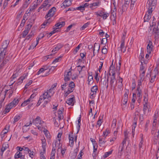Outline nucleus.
I'll use <instances>...</instances> for the list:
<instances>
[{"mask_svg": "<svg viewBox=\"0 0 159 159\" xmlns=\"http://www.w3.org/2000/svg\"><path fill=\"white\" fill-rule=\"evenodd\" d=\"M9 43V41L5 40L2 43V47L0 49L1 51L0 53V63L6 55V53L7 52V47Z\"/></svg>", "mask_w": 159, "mask_h": 159, "instance_id": "nucleus-1", "label": "nucleus"}, {"mask_svg": "<svg viewBox=\"0 0 159 159\" xmlns=\"http://www.w3.org/2000/svg\"><path fill=\"white\" fill-rule=\"evenodd\" d=\"M157 0H148L147 4L148 5V9L149 13H152L153 11L155 8V5L157 3Z\"/></svg>", "mask_w": 159, "mask_h": 159, "instance_id": "nucleus-2", "label": "nucleus"}, {"mask_svg": "<svg viewBox=\"0 0 159 159\" xmlns=\"http://www.w3.org/2000/svg\"><path fill=\"white\" fill-rule=\"evenodd\" d=\"M56 11V8L55 7H53L49 10L48 13L45 16V18L47 19L49 17H53L55 14Z\"/></svg>", "mask_w": 159, "mask_h": 159, "instance_id": "nucleus-3", "label": "nucleus"}, {"mask_svg": "<svg viewBox=\"0 0 159 159\" xmlns=\"http://www.w3.org/2000/svg\"><path fill=\"white\" fill-rule=\"evenodd\" d=\"M52 96V94H50V93H48V92H46L43 94V95L41 96L40 97L41 99H43L44 100L47 99L49 100V101H50Z\"/></svg>", "mask_w": 159, "mask_h": 159, "instance_id": "nucleus-4", "label": "nucleus"}, {"mask_svg": "<svg viewBox=\"0 0 159 159\" xmlns=\"http://www.w3.org/2000/svg\"><path fill=\"white\" fill-rule=\"evenodd\" d=\"M73 0H65V1L61 5V7H65L70 6L72 4Z\"/></svg>", "mask_w": 159, "mask_h": 159, "instance_id": "nucleus-5", "label": "nucleus"}, {"mask_svg": "<svg viewBox=\"0 0 159 159\" xmlns=\"http://www.w3.org/2000/svg\"><path fill=\"white\" fill-rule=\"evenodd\" d=\"M153 34L156 38H158L159 35V27L155 26L153 29Z\"/></svg>", "mask_w": 159, "mask_h": 159, "instance_id": "nucleus-6", "label": "nucleus"}, {"mask_svg": "<svg viewBox=\"0 0 159 159\" xmlns=\"http://www.w3.org/2000/svg\"><path fill=\"white\" fill-rule=\"evenodd\" d=\"M70 96H71V98H69L66 101V102L69 105L73 106L74 105L75 101L74 96L73 95Z\"/></svg>", "mask_w": 159, "mask_h": 159, "instance_id": "nucleus-7", "label": "nucleus"}, {"mask_svg": "<svg viewBox=\"0 0 159 159\" xmlns=\"http://www.w3.org/2000/svg\"><path fill=\"white\" fill-rule=\"evenodd\" d=\"M152 42L151 41H149L148 43L147 48V52L148 53L150 54L151 53V52L152 50Z\"/></svg>", "mask_w": 159, "mask_h": 159, "instance_id": "nucleus-8", "label": "nucleus"}, {"mask_svg": "<svg viewBox=\"0 0 159 159\" xmlns=\"http://www.w3.org/2000/svg\"><path fill=\"white\" fill-rule=\"evenodd\" d=\"M105 137L100 136L99 138V144L100 146H103L106 142Z\"/></svg>", "mask_w": 159, "mask_h": 159, "instance_id": "nucleus-9", "label": "nucleus"}, {"mask_svg": "<svg viewBox=\"0 0 159 159\" xmlns=\"http://www.w3.org/2000/svg\"><path fill=\"white\" fill-rule=\"evenodd\" d=\"M5 57L3 58L2 60L1 61H2V62L1 63L0 65V67L2 68L5 65L7 64V62L9 61L10 59H8V57H6L4 59V58Z\"/></svg>", "mask_w": 159, "mask_h": 159, "instance_id": "nucleus-10", "label": "nucleus"}, {"mask_svg": "<svg viewBox=\"0 0 159 159\" xmlns=\"http://www.w3.org/2000/svg\"><path fill=\"white\" fill-rule=\"evenodd\" d=\"M137 97L139 98V99H141L142 98V95L141 89L140 86H137Z\"/></svg>", "mask_w": 159, "mask_h": 159, "instance_id": "nucleus-11", "label": "nucleus"}, {"mask_svg": "<svg viewBox=\"0 0 159 159\" xmlns=\"http://www.w3.org/2000/svg\"><path fill=\"white\" fill-rule=\"evenodd\" d=\"M100 86H101V88H102V89H103L106 87V89H107L108 86V83H107V81H106L105 80L103 81V82H102V80H101V83L100 84Z\"/></svg>", "mask_w": 159, "mask_h": 159, "instance_id": "nucleus-12", "label": "nucleus"}, {"mask_svg": "<svg viewBox=\"0 0 159 159\" xmlns=\"http://www.w3.org/2000/svg\"><path fill=\"white\" fill-rule=\"evenodd\" d=\"M35 125H41L44 122L40 120V118L39 116H37L35 119L34 120Z\"/></svg>", "mask_w": 159, "mask_h": 159, "instance_id": "nucleus-13", "label": "nucleus"}, {"mask_svg": "<svg viewBox=\"0 0 159 159\" xmlns=\"http://www.w3.org/2000/svg\"><path fill=\"white\" fill-rule=\"evenodd\" d=\"M68 81L64 80L61 83V88L62 90H64L66 89L67 86L68 85Z\"/></svg>", "mask_w": 159, "mask_h": 159, "instance_id": "nucleus-14", "label": "nucleus"}, {"mask_svg": "<svg viewBox=\"0 0 159 159\" xmlns=\"http://www.w3.org/2000/svg\"><path fill=\"white\" fill-rule=\"evenodd\" d=\"M109 71L112 73L111 76L113 74L114 76H115V69L113 65V62H112L111 65L110 66L109 69Z\"/></svg>", "mask_w": 159, "mask_h": 159, "instance_id": "nucleus-15", "label": "nucleus"}, {"mask_svg": "<svg viewBox=\"0 0 159 159\" xmlns=\"http://www.w3.org/2000/svg\"><path fill=\"white\" fill-rule=\"evenodd\" d=\"M65 24V23L64 21H61L59 22L55 25V26L57 27V29L61 28V27L64 26Z\"/></svg>", "mask_w": 159, "mask_h": 159, "instance_id": "nucleus-16", "label": "nucleus"}, {"mask_svg": "<svg viewBox=\"0 0 159 159\" xmlns=\"http://www.w3.org/2000/svg\"><path fill=\"white\" fill-rule=\"evenodd\" d=\"M152 13H149V9L148 11V13H147L144 17V21H148L151 17V14Z\"/></svg>", "mask_w": 159, "mask_h": 159, "instance_id": "nucleus-17", "label": "nucleus"}, {"mask_svg": "<svg viewBox=\"0 0 159 159\" xmlns=\"http://www.w3.org/2000/svg\"><path fill=\"white\" fill-rule=\"evenodd\" d=\"M63 46V45L61 43H58L57 44L56 47H55L52 51V52H55L56 51H58Z\"/></svg>", "mask_w": 159, "mask_h": 159, "instance_id": "nucleus-18", "label": "nucleus"}, {"mask_svg": "<svg viewBox=\"0 0 159 159\" xmlns=\"http://www.w3.org/2000/svg\"><path fill=\"white\" fill-rule=\"evenodd\" d=\"M71 136V134H69V145L71 147H72L73 145L74 138L73 137Z\"/></svg>", "mask_w": 159, "mask_h": 159, "instance_id": "nucleus-19", "label": "nucleus"}, {"mask_svg": "<svg viewBox=\"0 0 159 159\" xmlns=\"http://www.w3.org/2000/svg\"><path fill=\"white\" fill-rule=\"evenodd\" d=\"M19 100L18 99H14V100L10 103V105H11L12 107H15L19 102Z\"/></svg>", "mask_w": 159, "mask_h": 159, "instance_id": "nucleus-20", "label": "nucleus"}, {"mask_svg": "<svg viewBox=\"0 0 159 159\" xmlns=\"http://www.w3.org/2000/svg\"><path fill=\"white\" fill-rule=\"evenodd\" d=\"M116 80V77L115 76H114L113 74L112 75V76H111V77L110 78V84L111 86V87H112L113 85L114 82Z\"/></svg>", "mask_w": 159, "mask_h": 159, "instance_id": "nucleus-21", "label": "nucleus"}, {"mask_svg": "<svg viewBox=\"0 0 159 159\" xmlns=\"http://www.w3.org/2000/svg\"><path fill=\"white\" fill-rule=\"evenodd\" d=\"M42 147L43 150V152H45L46 150V140L44 138L41 139Z\"/></svg>", "mask_w": 159, "mask_h": 159, "instance_id": "nucleus-22", "label": "nucleus"}, {"mask_svg": "<svg viewBox=\"0 0 159 159\" xmlns=\"http://www.w3.org/2000/svg\"><path fill=\"white\" fill-rule=\"evenodd\" d=\"M43 132L46 137L48 139H50V134L49 131L46 129L44 128Z\"/></svg>", "mask_w": 159, "mask_h": 159, "instance_id": "nucleus-23", "label": "nucleus"}, {"mask_svg": "<svg viewBox=\"0 0 159 159\" xmlns=\"http://www.w3.org/2000/svg\"><path fill=\"white\" fill-rule=\"evenodd\" d=\"M98 90V87L97 85H95L92 87L91 89V93L93 94H96L97 93V91Z\"/></svg>", "mask_w": 159, "mask_h": 159, "instance_id": "nucleus-24", "label": "nucleus"}, {"mask_svg": "<svg viewBox=\"0 0 159 159\" xmlns=\"http://www.w3.org/2000/svg\"><path fill=\"white\" fill-rule=\"evenodd\" d=\"M144 55L143 53H141L139 56V60L140 61L141 64H143L145 63Z\"/></svg>", "mask_w": 159, "mask_h": 159, "instance_id": "nucleus-25", "label": "nucleus"}, {"mask_svg": "<svg viewBox=\"0 0 159 159\" xmlns=\"http://www.w3.org/2000/svg\"><path fill=\"white\" fill-rule=\"evenodd\" d=\"M148 94L147 91H146L145 92L143 96L144 98V101L146 103H147L148 101Z\"/></svg>", "mask_w": 159, "mask_h": 159, "instance_id": "nucleus-26", "label": "nucleus"}, {"mask_svg": "<svg viewBox=\"0 0 159 159\" xmlns=\"http://www.w3.org/2000/svg\"><path fill=\"white\" fill-rule=\"evenodd\" d=\"M129 94V90L126 89L125 90V91L124 96V100L125 101H126L127 100H128V95Z\"/></svg>", "mask_w": 159, "mask_h": 159, "instance_id": "nucleus-27", "label": "nucleus"}, {"mask_svg": "<svg viewBox=\"0 0 159 159\" xmlns=\"http://www.w3.org/2000/svg\"><path fill=\"white\" fill-rule=\"evenodd\" d=\"M100 49V45L99 44L95 43L94 44L93 46V50L94 51L95 50H97L98 52Z\"/></svg>", "mask_w": 159, "mask_h": 159, "instance_id": "nucleus-28", "label": "nucleus"}, {"mask_svg": "<svg viewBox=\"0 0 159 159\" xmlns=\"http://www.w3.org/2000/svg\"><path fill=\"white\" fill-rule=\"evenodd\" d=\"M124 148V147L123 145H120L119 147V149H118V154L119 155L121 156L122 154V151L123 150Z\"/></svg>", "mask_w": 159, "mask_h": 159, "instance_id": "nucleus-29", "label": "nucleus"}, {"mask_svg": "<svg viewBox=\"0 0 159 159\" xmlns=\"http://www.w3.org/2000/svg\"><path fill=\"white\" fill-rule=\"evenodd\" d=\"M12 107H13L12 106L10 105V104H8L5 109V113L8 112L10 111V110Z\"/></svg>", "mask_w": 159, "mask_h": 159, "instance_id": "nucleus-30", "label": "nucleus"}, {"mask_svg": "<svg viewBox=\"0 0 159 159\" xmlns=\"http://www.w3.org/2000/svg\"><path fill=\"white\" fill-rule=\"evenodd\" d=\"M125 41H124V38H122V40H121V44L120 46V47L119 48V50L122 48H124L125 47Z\"/></svg>", "mask_w": 159, "mask_h": 159, "instance_id": "nucleus-31", "label": "nucleus"}, {"mask_svg": "<svg viewBox=\"0 0 159 159\" xmlns=\"http://www.w3.org/2000/svg\"><path fill=\"white\" fill-rule=\"evenodd\" d=\"M22 155V153L20 152H17L15 154L14 156L15 158H18Z\"/></svg>", "mask_w": 159, "mask_h": 159, "instance_id": "nucleus-32", "label": "nucleus"}, {"mask_svg": "<svg viewBox=\"0 0 159 159\" xmlns=\"http://www.w3.org/2000/svg\"><path fill=\"white\" fill-rule=\"evenodd\" d=\"M141 134L142 135V137H141V140L140 142V143L139 144V150H141V148H142L143 145V134Z\"/></svg>", "mask_w": 159, "mask_h": 159, "instance_id": "nucleus-33", "label": "nucleus"}, {"mask_svg": "<svg viewBox=\"0 0 159 159\" xmlns=\"http://www.w3.org/2000/svg\"><path fill=\"white\" fill-rule=\"evenodd\" d=\"M88 84H89L90 82L92 83L93 82V77L92 76V75H89L88 77Z\"/></svg>", "mask_w": 159, "mask_h": 159, "instance_id": "nucleus-34", "label": "nucleus"}, {"mask_svg": "<svg viewBox=\"0 0 159 159\" xmlns=\"http://www.w3.org/2000/svg\"><path fill=\"white\" fill-rule=\"evenodd\" d=\"M90 22H88L87 23L84 24V25L80 28V30H83L87 27L88 25H89Z\"/></svg>", "mask_w": 159, "mask_h": 159, "instance_id": "nucleus-35", "label": "nucleus"}, {"mask_svg": "<svg viewBox=\"0 0 159 159\" xmlns=\"http://www.w3.org/2000/svg\"><path fill=\"white\" fill-rule=\"evenodd\" d=\"M68 87L69 88H71V89L74 90L75 84L73 82L71 81L69 84H68Z\"/></svg>", "mask_w": 159, "mask_h": 159, "instance_id": "nucleus-36", "label": "nucleus"}, {"mask_svg": "<svg viewBox=\"0 0 159 159\" xmlns=\"http://www.w3.org/2000/svg\"><path fill=\"white\" fill-rule=\"evenodd\" d=\"M20 118V115H16L14 118V120L13 121V124L15 123L16 122L18 121Z\"/></svg>", "mask_w": 159, "mask_h": 159, "instance_id": "nucleus-37", "label": "nucleus"}, {"mask_svg": "<svg viewBox=\"0 0 159 159\" xmlns=\"http://www.w3.org/2000/svg\"><path fill=\"white\" fill-rule=\"evenodd\" d=\"M66 72L65 73V75H64V80L69 81L70 80V76L67 73L66 74Z\"/></svg>", "mask_w": 159, "mask_h": 159, "instance_id": "nucleus-38", "label": "nucleus"}, {"mask_svg": "<svg viewBox=\"0 0 159 159\" xmlns=\"http://www.w3.org/2000/svg\"><path fill=\"white\" fill-rule=\"evenodd\" d=\"M47 69V68H45V67H43L41 68L37 72V74L39 75L40 73L43 72L45 71Z\"/></svg>", "mask_w": 159, "mask_h": 159, "instance_id": "nucleus-39", "label": "nucleus"}, {"mask_svg": "<svg viewBox=\"0 0 159 159\" xmlns=\"http://www.w3.org/2000/svg\"><path fill=\"white\" fill-rule=\"evenodd\" d=\"M137 123L136 122H134L132 126V133L133 136L134 135V131H135V129L136 127V125Z\"/></svg>", "mask_w": 159, "mask_h": 159, "instance_id": "nucleus-40", "label": "nucleus"}, {"mask_svg": "<svg viewBox=\"0 0 159 159\" xmlns=\"http://www.w3.org/2000/svg\"><path fill=\"white\" fill-rule=\"evenodd\" d=\"M150 121L149 120H147L146 122V123L145 126L144 130L145 132H147L148 131V127Z\"/></svg>", "mask_w": 159, "mask_h": 159, "instance_id": "nucleus-41", "label": "nucleus"}, {"mask_svg": "<svg viewBox=\"0 0 159 159\" xmlns=\"http://www.w3.org/2000/svg\"><path fill=\"white\" fill-rule=\"evenodd\" d=\"M112 153V151H109L107 152H106L104 155L103 156V157H104V158L107 157H108L109 155L111 154Z\"/></svg>", "mask_w": 159, "mask_h": 159, "instance_id": "nucleus-42", "label": "nucleus"}, {"mask_svg": "<svg viewBox=\"0 0 159 159\" xmlns=\"http://www.w3.org/2000/svg\"><path fill=\"white\" fill-rule=\"evenodd\" d=\"M159 134H156L154 137V143L156 144L158 141V139Z\"/></svg>", "mask_w": 159, "mask_h": 159, "instance_id": "nucleus-43", "label": "nucleus"}, {"mask_svg": "<svg viewBox=\"0 0 159 159\" xmlns=\"http://www.w3.org/2000/svg\"><path fill=\"white\" fill-rule=\"evenodd\" d=\"M50 1L49 0H46L43 4V7L46 8V7L48 6V3H50Z\"/></svg>", "mask_w": 159, "mask_h": 159, "instance_id": "nucleus-44", "label": "nucleus"}, {"mask_svg": "<svg viewBox=\"0 0 159 159\" xmlns=\"http://www.w3.org/2000/svg\"><path fill=\"white\" fill-rule=\"evenodd\" d=\"M28 75V73H26L23 74V75L20 77V80H23L27 77Z\"/></svg>", "mask_w": 159, "mask_h": 159, "instance_id": "nucleus-45", "label": "nucleus"}, {"mask_svg": "<svg viewBox=\"0 0 159 159\" xmlns=\"http://www.w3.org/2000/svg\"><path fill=\"white\" fill-rule=\"evenodd\" d=\"M117 120L116 119H114L112 121L111 127L113 128H115L116 127Z\"/></svg>", "mask_w": 159, "mask_h": 159, "instance_id": "nucleus-46", "label": "nucleus"}, {"mask_svg": "<svg viewBox=\"0 0 159 159\" xmlns=\"http://www.w3.org/2000/svg\"><path fill=\"white\" fill-rule=\"evenodd\" d=\"M28 33V32L25 30L21 34L22 35V37L25 38Z\"/></svg>", "mask_w": 159, "mask_h": 159, "instance_id": "nucleus-47", "label": "nucleus"}, {"mask_svg": "<svg viewBox=\"0 0 159 159\" xmlns=\"http://www.w3.org/2000/svg\"><path fill=\"white\" fill-rule=\"evenodd\" d=\"M76 9L77 10L81 11H83L85 10L84 7H83V5H82L81 6H80V7H76Z\"/></svg>", "mask_w": 159, "mask_h": 159, "instance_id": "nucleus-48", "label": "nucleus"}, {"mask_svg": "<svg viewBox=\"0 0 159 159\" xmlns=\"http://www.w3.org/2000/svg\"><path fill=\"white\" fill-rule=\"evenodd\" d=\"M39 39H39V38H38V37H37L36 38V42H37L36 44L35 45H32L31 46H30V48H29V49L30 50V49H31L32 48V47L33 48H35L36 46V45H37V44H38V43H39Z\"/></svg>", "mask_w": 159, "mask_h": 159, "instance_id": "nucleus-49", "label": "nucleus"}, {"mask_svg": "<svg viewBox=\"0 0 159 159\" xmlns=\"http://www.w3.org/2000/svg\"><path fill=\"white\" fill-rule=\"evenodd\" d=\"M148 109V106H147V103H145V104H144L143 107V114H145V112Z\"/></svg>", "mask_w": 159, "mask_h": 159, "instance_id": "nucleus-50", "label": "nucleus"}, {"mask_svg": "<svg viewBox=\"0 0 159 159\" xmlns=\"http://www.w3.org/2000/svg\"><path fill=\"white\" fill-rule=\"evenodd\" d=\"M34 35V34L32 32H31L27 36L26 38L25 39H29L32 37Z\"/></svg>", "mask_w": 159, "mask_h": 159, "instance_id": "nucleus-51", "label": "nucleus"}, {"mask_svg": "<svg viewBox=\"0 0 159 159\" xmlns=\"http://www.w3.org/2000/svg\"><path fill=\"white\" fill-rule=\"evenodd\" d=\"M32 25L30 24H28L27 25V27L25 28V30L27 31L28 33L29 32L30 30Z\"/></svg>", "mask_w": 159, "mask_h": 159, "instance_id": "nucleus-52", "label": "nucleus"}, {"mask_svg": "<svg viewBox=\"0 0 159 159\" xmlns=\"http://www.w3.org/2000/svg\"><path fill=\"white\" fill-rule=\"evenodd\" d=\"M128 100H127L126 101H125L124 100V99L123 100V101L122 102L121 105L122 106V108L123 109V108H125V107H126V104Z\"/></svg>", "mask_w": 159, "mask_h": 159, "instance_id": "nucleus-53", "label": "nucleus"}, {"mask_svg": "<svg viewBox=\"0 0 159 159\" xmlns=\"http://www.w3.org/2000/svg\"><path fill=\"white\" fill-rule=\"evenodd\" d=\"M107 49L105 48V46H104L102 50V52L104 54H106L107 53Z\"/></svg>", "mask_w": 159, "mask_h": 159, "instance_id": "nucleus-54", "label": "nucleus"}, {"mask_svg": "<svg viewBox=\"0 0 159 159\" xmlns=\"http://www.w3.org/2000/svg\"><path fill=\"white\" fill-rule=\"evenodd\" d=\"M81 44H79L78 46L76 47L75 49H74V52H75L76 53L78 51L79 49H80L81 46Z\"/></svg>", "mask_w": 159, "mask_h": 159, "instance_id": "nucleus-55", "label": "nucleus"}, {"mask_svg": "<svg viewBox=\"0 0 159 159\" xmlns=\"http://www.w3.org/2000/svg\"><path fill=\"white\" fill-rule=\"evenodd\" d=\"M57 142L55 141L53 142L52 143V151H55L56 149Z\"/></svg>", "mask_w": 159, "mask_h": 159, "instance_id": "nucleus-56", "label": "nucleus"}, {"mask_svg": "<svg viewBox=\"0 0 159 159\" xmlns=\"http://www.w3.org/2000/svg\"><path fill=\"white\" fill-rule=\"evenodd\" d=\"M32 0H25L24 5L27 7L28 6L29 4L31 2Z\"/></svg>", "mask_w": 159, "mask_h": 159, "instance_id": "nucleus-57", "label": "nucleus"}, {"mask_svg": "<svg viewBox=\"0 0 159 159\" xmlns=\"http://www.w3.org/2000/svg\"><path fill=\"white\" fill-rule=\"evenodd\" d=\"M136 84L134 80H133L132 84V90H133L135 88Z\"/></svg>", "mask_w": 159, "mask_h": 159, "instance_id": "nucleus-58", "label": "nucleus"}, {"mask_svg": "<svg viewBox=\"0 0 159 159\" xmlns=\"http://www.w3.org/2000/svg\"><path fill=\"white\" fill-rule=\"evenodd\" d=\"M130 0H125L124 6L125 7H127L128 6L129 4V3Z\"/></svg>", "mask_w": 159, "mask_h": 159, "instance_id": "nucleus-59", "label": "nucleus"}, {"mask_svg": "<svg viewBox=\"0 0 159 159\" xmlns=\"http://www.w3.org/2000/svg\"><path fill=\"white\" fill-rule=\"evenodd\" d=\"M61 57L60 56V57H57V58H56L52 62V63H54L59 61H60L61 60L60 58H61Z\"/></svg>", "mask_w": 159, "mask_h": 159, "instance_id": "nucleus-60", "label": "nucleus"}, {"mask_svg": "<svg viewBox=\"0 0 159 159\" xmlns=\"http://www.w3.org/2000/svg\"><path fill=\"white\" fill-rule=\"evenodd\" d=\"M18 76V74L16 73L14 74L11 77V79L15 80Z\"/></svg>", "mask_w": 159, "mask_h": 159, "instance_id": "nucleus-61", "label": "nucleus"}, {"mask_svg": "<svg viewBox=\"0 0 159 159\" xmlns=\"http://www.w3.org/2000/svg\"><path fill=\"white\" fill-rule=\"evenodd\" d=\"M108 16L109 14L108 13H103L102 17L103 19H106Z\"/></svg>", "mask_w": 159, "mask_h": 159, "instance_id": "nucleus-62", "label": "nucleus"}, {"mask_svg": "<svg viewBox=\"0 0 159 159\" xmlns=\"http://www.w3.org/2000/svg\"><path fill=\"white\" fill-rule=\"evenodd\" d=\"M109 133V132L108 131L106 130L105 131L103 132V135L102 137H105Z\"/></svg>", "mask_w": 159, "mask_h": 159, "instance_id": "nucleus-63", "label": "nucleus"}, {"mask_svg": "<svg viewBox=\"0 0 159 159\" xmlns=\"http://www.w3.org/2000/svg\"><path fill=\"white\" fill-rule=\"evenodd\" d=\"M102 123V120L101 119H99L97 121V125H98V127H99Z\"/></svg>", "mask_w": 159, "mask_h": 159, "instance_id": "nucleus-64", "label": "nucleus"}]
</instances>
